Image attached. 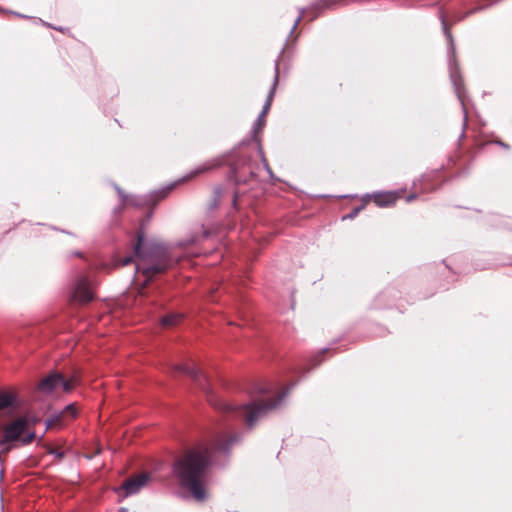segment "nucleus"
<instances>
[{
  "mask_svg": "<svg viewBox=\"0 0 512 512\" xmlns=\"http://www.w3.org/2000/svg\"><path fill=\"white\" fill-rule=\"evenodd\" d=\"M212 463V450L206 444H199L184 451L173 464V475L181 488L192 497L203 502L208 498L207 471Z\"/></svg>",
  "mask_w": 512,
  "mask_h": 512,
  "instance_id": "obj_1",
  "label": "nucleus"
},
{
  "mask_svg": "<svg viewBox=\"0 0 512 512\" xmlns=\"http://www.w3.org/2000/svg\"><path fill=\"white\" fill-rule=\"evenodd\" d=\"M30 429L31 423L26 417H19L4 424L0 430V445L9 450L10 444L16 441H21L23 444L31 443L35 434Z\"/></svg>",
  "mask_w": 512,
  "mask_h": 512,
  "instance_id": "obj_2",
  "label": "nucleus"
},
{
  "mask_svg": "<svg viewBox=\"0 0 512 512\" xmlns=\"http://www.w3.org/2000/svg\"><path fill=\"white\" fill-rule=\"evenodd\" d=\"M278 403L279 400L268 399L252 402L237 408L231 405H225V409L229 411L237 410L239 416L244 418L246 424L252 427L258 419L275 409Z\"/></svg>",
  "mask_w": 512,
  "mask_h": 512,
  "instance_id": "obj_3",
  "label": "nucleus"
},
{
  "mask_svg": "<svg viewBox=\"0 0 512 512\" xmlns=\"http://www.w3.org/2000/svg\"><path fill=\"white\" fill-rule=\"evenodd\" d=\"M77 382L78 379L76 376L65 379L59 373H52L40 382L38 388L45 393L58 391L71 392L77 385Z\"/></svg>",
  "mask_w": 512,
  "mask_h": 512,
  "instance_id": "obj_4",
  "label": "nucleus"
},
{
  "mask_svg": "<svg viewBox=\"0 0 512 512\" xmlns=\"http://www.w3.org/2000/svg\"><path fill=\"white\" fill-rule=\"evenodd\" d=\"M150 480H151V476L149 473H140L138 475H135V476L127 479L120 487V490H123L125 492V494H124L125 496L135 494L141 488L148 485Z\"/></svg>",
  "mask_w": 512,
  "mask_h": 512,
  "instance_id": "obj_5",
  "label": "nucleus"
},
{
  "mask_svg": "<svg viewBox=\"0 0 512 512\" xmlns=\"http://www.w3.org/2000/svg\"><path fill=\"white\" fill-rule=\"evenodd\" d=\"M73 297L81 304L88 303L94 299V290L90 281L82 277L78 280Z\"/></svg>",
  "mask_w": 512,
  "mask_h": 512,
  "instance_id": "obj_6",
  "label": "nucleus"
},
{
  "mask_svg": "<svg viewBox=\"0 0 512 512\" xmlns=\"http://www.w3.org/2000/svg\"><path fill=\"white\" fill-rule=\"evenodd\" d=\"M277 83H278V72L276 71L275 76H274L273 85L268 93L265 104L263 106V109H262L260 115L257 118L254 128H262L263 126L266 125V116L271 108Z\"/></svg>",
  "mask_w": 512,
  "mask_h": 512,
  "instance_id": "obj_7",
  "label": "nucleus"
},
{
  "mask_svg": "<svg viewBox=\"0 0 512 512\" xmlns=\"http://www.w3.org/2000/svg\"><path fill=\"white\" fill-rule=\"evenodd\" d=\"M400 198H403L402 191H389L375 194L373 201L379 207H388L394 205Z\"/></svg>",
  "mask_w": 512,
  "mask_h": 512,
  "instance_id": "obj_8",
  "label": "nucleus"
},
{
  "mask_svg": "<svg viewBox=\"0 0 512 512\" xmlns=\"http://www.w3.org/2000/svg\"><path fill=\"white\" fill-rule=\"evenodd\" d=\"M175 369H177L179 371H183V372L191 375L192 377L195 378L196 381H198V383L202 387V389H206V387L202 383V380L206 381V376L203 373L196 371L194 369L188 368L184 365H177V366H175Z\"/></svg>",
  "mask_w": 512,
  "mask_h": 512,
  "instance_id": "obj_9",
  "label": "nucleus"
},
{
  "mask_svg": "<svg viewBox=\"0 0 512 512\" xmlns=\"http://www.w3.org/2000/svg\"><path fill=\"white\" fill-rule=\"evenodd\" d=\"M222 164H223L222 158H215V159L209 160V161L203 163L201 166H199L198 169L196 170L195 174L209 172L211 170H214V169L220 167Z\"/></svg>",
  "mask_w": 512,
  "mask_h": 512,
  "instance_id": "obj_10",
  "label": "nucleus"
},
{
  "mask_svg": "<svg viewBox=\"0 0 512 512\" xmlns=\"http://www.w3.org/2000/svg\"><path fill=\"white\" fill-rule=\"evenodd\" d=\"M183 314L171 313L161 319V325L167 328L174 327L181 322Z\"/></svg>",
  "mask_w": 512,
  "mask_h": 512,
  "instance_id": "obj_11",
  "label": "nucleus"
},
{
  "mask_svg": "<svg viewBox=\"0 0 512 512\" xmlns=\"http://www.w3.org/2000/svg\"><path fill=\"white\" fill-rule=\"evenodd\" d=\"M16 396L13 392H0V411L13 406Z\"/></svg>",
  "mask_w": 512,
  "mask_h": 512,
  "instance_id": "obj_12",
  "label": "nucleus"
},
{
  "mask_svg": "<svg viewBox=\"0 0 512 512\" xmlns=\"http://www.w3.org/2000/svg\"><path fill=\"white\" fill-rule=\"evenodd\" d=\"M165 269H166V266H162V265H158V266H153V267H150V268L142 269L140 267V265L137 264V272L142 271L143 275L147 279L151 278L153 275H155L157 273L163 272Z\"/></svg>",
  "mask_w": 512,
  "mask_h": 512,
  "instance_id": "obj_13",
  "label": "nucleus"
},
{
  "mask_svg": "<svg viewBox=\"0 0 512 512\" xmlns=\"http://www.w3.org/2000/svg\"><path fill=\"white\" fill-rule=\"evenodd\" d=\"M455 92L457 94L458 99L460 100V102L464 106L465 105L464 102H465L466 91H465L464 86L462 85L461 79L455 81Z\"/></svg>",
  "mask_w": 512,
  "mask_h": 512,
  "instance_id": "obj_14",
  "label": "nucleus"
},
{
  "mask_svg": "<svg viewBox=\"0 0 512 512\" xmlns=\"http://www.w3.org/2000/svg\"><path fill=\"white\" fill-rule=\"evenodd\" d=\"M77 414V408L75 405L71 404L67 406L62 412L63 417L74 418Z\"/></svg>",
  "mask_w": 512,
  "mask_h": 512,
  "instance_id": "obj_15",
  "label": "nucleus"
},
{
  "mask_svg": "<svg viewBox=\"0 0 512 512\" xmlns=\"http://www.w3.org/2000/svg\"><path fill=\"white\" fill-rule=\"evenodd\" d=\"M143 233H139L138 234V241H137V244L135 246V255L139 258H142L143 257V254H142V251H141V245H142V242H143Z\"/></svg>",
  "mask_w": 512,
  "mask_h": 512,
  "instance_id": "obj_16",
  "label": "nucleus"
},
{
  "mask_svg": "<svg viewBox=\"0 0 512 512\" xmlns=\"http://www.w3.org/2000/svg\"><path fill=\"white\" fill-rule=\"evenodd\" d=\"M132 262V258L131 257H127L123 260L122 262V266H126L128 264H130Z\"/></svg>",
  "mask_w": 512,
  "mask_h": 512,
  "instance_id": "obj_17",
  "label": "nucleus"
},
{
  "mask_svg": "<svg viewBox=\"0 0 512 512\" xmlns=\"http://www.w3.org/2000/svg\"><path fill=\"white\" fill-rule=\"evenodd\" d=\"M415 198H416V196H415V195H410L409 197H407V200H408V201H411V200H413V199H415Z\"/></svg>",
  "mask_w": 512,
  "mask_h": 512,
  "instance_id": "obj_18",
  "label": "nucleus"
}]
</instances>
